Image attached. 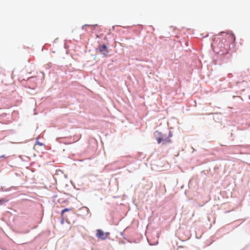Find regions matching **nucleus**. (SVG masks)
<instances>
[{
	"mask_svg": "<svg viewBox=\"0 0 250 250\" xmlns=\"http://www.w3.org/2000/svg\"><path fill=\"white\" fill-rule=\"evenodd\" d=\"M213 51L220 55H225L229 53V44L225 39L215 37L214 41L211 44Z\"/></svg>",
	"mask_w": 250,
	"mask_h": 250,
	"instance_id": "1",
	"label": "nucleus"
},
{
	"mask_svg": "<svg viewBox=\"0 0 250 250\" xmlns=\"http://www.w3.org/2000/svg\"><path fill=\"white\" fill-rule=\"evenodd\" d=\"M155 137L158 144L162 143L163 145H166L171 143V140L169 138L171 137V133L169 134V137H167L159 131H156L154 133Z\"/></svg>",
	"mask_w": 250,
	"mask_h": 250,
	"instance_id": "2",
	"label": "nucleus"
},
{
	"mask_svg": "<svg viewBox=\"0 0 250 250\" xmlns=\"http://www.w3.org/2000/svg\"><path fill=\"white\" fill-rule=\"evenodd\" d=\"M109 234V232H104L102 229H98L96 231V237L102 240H105Z\"/></svg>",
	"mask_w": 250,
	"mask_h": 250,
	"instance_id": "3",
	"label": "nucleus"
},
{
	"mask_svg": "<svg viewBox=\"0 0 250 250\" xmlns=\"http://www.w3.org/2000/svg\"><path fill=\"white\" fill-rule=\"evenodd\" d=\"M79 212H80V213L78 214L79 216H86L88 214L89 209L87 207H83L79 209Z\"/></svg>",
	"mask_w": 250,
	"mask_h": 250,
	"instance_id": "4",
	"label": "nucleus"
},
{
	"mask_svg": "<svg viewBox=\"0 0 250 250\" xmlns=\"http://www.w3.org/2000/svg\"><path fill=\"white\" fill-rule=\"evenodd\" d=\"M99 49L100 52L104 56H106L107 54L108 53V51L107 50V47L105 44H103L99 46Z\"/></svg>",
	"mask_w": 250,
	"mask_h": 250,
	"instance_id": "5",
	"label": "nucleus"
},
{
	"mask_svg": "<svg viewBox=\"0 0 250 250\" xmlns=\"http://www.w3.org/2000/svg\"><path fill=\"white\" fill-rule=\"evenodd\" d=\"M97 26V25H84L83 26V29H85L86 30H87L88 29L87 28H89L90 30H93L95 26Z\"/></svg>",
	"mask_w": 250,
	"mask_h": 250,
	"instance_id": "6",
	"label": "nucleus"
},
{
	"mask_svg": "<svg viewBox=\"0 0 250 250\" xmlns=\"http://www.w3.org/2000/svg\"><path fill=\"white\" fill-rule=\"evenodd\" d=\"M71 208H66L64 209H63L62 212H61V215L62 216V217L63 215V214L64 212H66V211H71Z\"/></svg>",
	"mask_w": 250,
	"mask_h": 250,
	"instance_id": "7",
	"label": "nucleus"
}]
</instances>
